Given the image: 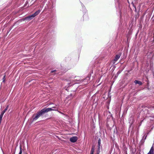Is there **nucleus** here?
Masks as SVG:
<instances>
[{
	"instance_id": "17",
	"label": "nucleus",
	"mask_w": 154,
	"mask_h": 154,
	"mask_svg": "<svg viewBox=\"0 0 154 154\" xmlns=\"http://www.w3.org/2000/svg\"><path fill=\"white\" fill-rule=\"evenodd\" d=\"M54 71H51V72H53Z\"/></svg>"
},
{
	"instance_id": "4",
	"label": "nucleus",
	"mask_w": 154,
	"mask_h": 154,
	"mask_svg": "<svg viewBox=\"0 0 154 154\" xmlns=\"http://www.w3.org/2000/svg\"><path fill=\"white\" fill-rule=\"evenodd\" d=\"M37 15V14H36V13H35L34 14H32V15L30 16H29L27 17H26L25 18L24 20H30L32 18L35 17Z\"/></svg>"
},
{
	"instance_id": "1",
	"label": "nucleus",
	"mask_w": 154,
	"mask_h": 154,
	"mask_svg": "<svg viewBox=\"0 0 154 154\" xmlns=\"http://www.w3.org/2000/svg\"><path fill=\"white\" fill-rule=\"evenodd\" d=\"M53 109L51 108H44L41 111L42 113L43 114L45 112H48L52 110H57V108L55 107H52Z\"/></svg>"
},
{
	"instance_id": "6",
	"label": "nucleus",
	"mask_w": 154,
	"mask_h": 154,
	"mask_svg": "<svg viewBox=\"0 0 154 154\" xmlns=\"http://www.w3.org/2000/svg\"><path fill=\"white\" fill-rule=\"evenodd\" d=\"M120 54L116 55L114 60V62L116 61L120 58ZM114 63H115V62H114Z\"/></svg>"
},
{
	"instance_id": "14",
	"label": "nucleus",
	"mask_w": 154,
	"mask_h": 154,
	"mask_svg": "<svg viewBox=\"0 0 154 154\" xmlns=\"http://www.w3.org/2000/svg\"><path fill=\"white\" fill-rule=\"evenodd\" d=\"M22 149L21 147H20V152H19V154H22Z\"/></svg>"
},
{
	"instance_id": "13",
	"label": "nucleus",
	"mask_w": 154,
	"mask_h": 154,
	"mask_svg": "<svg viewBox=\"0 0 154 154\" xmlns=\"http://www.w3.org/2000/svg\"><path fill=\"white\" fill-rule=\"evenodd\" d=\"M98 147H100V139H99L98 141Z\"/></svg>"
},
{
	"instance_id": "15",
	"label": "nucleus",
	"mask_w": 154,
	"mask_h": 154,
	"mask_svg": "<svg viewBox=\"0 0 154 154\" xmlns=\"http://www.w3.org/2000/svg\"><path fill=\"white\" fill-rule=\"evenodd\" d=\"M5 75H4L3 78V82H4L5 81Z\"/></svg>"
},
{
	"instance_id": "10",
	"label": "nucleus",
	"mask_w": 154,
	"mask_h": 154,
	"mask_svg": "<svg viewBox=\"0 0 154 154\" xmlns=\"http://www.w3.org/2000/svg\"><path fill=\"white\" fill-rule=\"evenodd\" d=\"M133 118H131L129 119V123L131 124L133 122Z\"/></svg>"
},
{
	"instance_id": "9",
	"label": "nucleus",
	"mask_w": 154,
	"mask_h": 154,
	"mask_svg": "<svg viewBox=\"0 0 154 154\" xmlns=\"http://www.w3.org/2000/svg\"><path fill=\"white\" fill-rule=\"evenodd\" d=\"M153 148H152V147L151 148L150 150V151H149V152L147 154H153Z\"/></svg>"
},
{
	"instance_id": "2",
	"label": "nucleus",
	"mask_w": 154,
	"mask_h": 154,
	"mask_svg": "<svg viewBox=\"0 0 154 154\" xmlns=\"http://www.w3.org/2000/svg\"><path fill=\"white\" fill-rule=\"evenodd\" d=\"M43 114L41 111H40L36 114L33 115L32 118H33V121H34L38 119Z\"/></svg>"
},
{
	"instance_id": "8",
	"label": "nucleus",
	"mask_w": 154,
	"mask_h": 154,
	"mask_svg": "<svg viewBox=\"0 0 154 154\" xmlns=\"http://www.w3.org/2000/svg\"><path fill=\"white\" fill-rule=\"evenodd\" d=\"M8 106H7L5 108V109L4 110H3L2 112L1 113L3 114L4 115V113L7 110V109H8Z\"/></svg>"
},
{
	"instance_id": "16",
	"label": "nucleus",
	"mask_w": 154,
	"mask_h": 154,
	"mask_svg": "<svg viewBox=\"0 0 154 154\" xmlns=\"http://www.w3.org/2000/svg\"><path fill=\"white\" fill-rule=\"evenodd\" d=\"M89 79V77H87V78H86V80H88V79Z\"/></svg>"
},
{
	"instance_id": "11",
	"label": "nucleus",
	"mask_w": 154,
	"mask_h": 154,
	"mask_svg": "<svg viewBox=\"0 0 154 154\" xmlns=\"http://www.w3.org/2000/svg\"><path fill=\"white\" fill-rule=\"evenodd\" d=\"M94 148L93 147L91 149L90 154H93V153L94 152Z\"/></svg>"
},
{
	"instance_id": "3",
	"label": "nucleus",
	"mask_w": 154,
	"mask_h": 154,
	"mask_svg": "<svg viewBox=\"0 0 154 154\" xmlns=\"http://www.w3.org/2000/svg\"><path fill=\"white\" fill-rule=\"evenodd\" d=\"M37 15V14H36V13H35L34 14H32V15L30 16H29L27 17H26L25 18L24 20H30L32 18L35 17Z\"/></svg>"
},
{
	"instance_id": "5",
	"label": "nucleus",
	"mask_w": 154,
	"mask_h": 154,
	"mask_svg": "<svg viewBox=\"0 0 154 154\" xmlns=\"http://www.w3.org/2000/svg\"><path fill=\"white\" fill-rule=\"evenodd\" d=\"M78 140L77 137H73L70 138V141L73 143L76 142Z\"/></svg>"
},
{
	"instance_id": "12",
	"label": "nucleus",
	"mask_w": 154,
	"mask_h": 154,
	"mask_svg": "<svg viewBox=\"0 0 154 154\" xmlns=\"http://www.w3.org/2000/svg\"><path fill=\"white\" fill-rule=\"evenodd\" d=\"M40 11H41V10H38L35 13H36L37 14V15H38L39 14Z\"/></svg>"
},
{
	"instance_id": "7",
	"label": "nucleus",
	"mask_w": 154,
	"mask_h": 154,
	"mask_svg": "<svg viewBox=\"0 0 154 154\" xmlns=\"http://www.w3.org/2000/svg\"><path fill=\"white\" fill-rule=\"evenodd\" d=\"M134 82L135 84H138L140 85H141L142 84L141 82L136 80L134 81Z\"/></svg>"
}]
</instances>
